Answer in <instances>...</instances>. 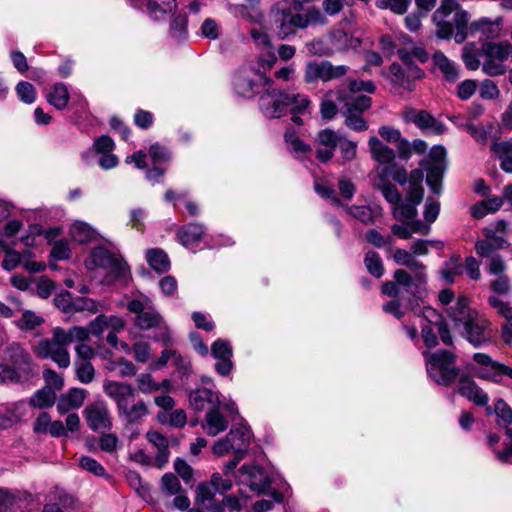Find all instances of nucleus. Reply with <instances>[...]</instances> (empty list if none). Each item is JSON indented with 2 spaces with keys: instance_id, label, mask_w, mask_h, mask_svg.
Returning <instances> with one entry per match:
<instances>
[{
  "instance_id": "f8f14e48",
  "label": "nucleus",
  "mask_w": 512,
  "mask_h": 512,
  "mask_svg": "<svg viewBox=\"0 0 512 512\" xmlns=\"http://www.w3.org/2000/svg\"><path fill=\"white\" fill-rule=\"evenodd\" d=\"M445 158V148L437 145L431 148L428 158L420 162V166L427 170V184L436 194H439L441 191V179L446 167Z\"/></svg>"
},
{
  "instance_id": "9b49d317",
  "label": "nucleus",
  "mask_w": 512,
  "mask_h": 512,
  "mask_svg": "<svg viewBox=\"0 0 512 512\" xmlns=\"http://www.w3.org/2000/svg\"><path fill=\"white\" fill-rule=\"evenodd\" d=\"M126 308L130 313L135 314L134 325L140 330L158 327L163 322L162 316L153 307L151 299L145 295L128 301Z\"/></svg>"
},
{
  "instance_id": "09e8293b",
  "label": "nucleus",
  "mask_w": 512,
  "mask_h": 512,
  "mask_svg": "<svg viewBox=\"0 0 512 512\" xmlns=\"http://www.w3.org/2000/svg\"><path fill=\"white\" fill-rule=\"evenodd\" d=\"M326 75V61L320 63L311 61L307 63L304 76L306 82L311 83L317 80L326 82Z\"/></svg>"
},
{
  "instance_id": "5701e85b",
  "label": "nucleus",
  "mask_w": 512,
  "mask_h": 512,
  "mask_svg": "<svg viewBox=\"0 0 512 512\" xmlns=\"http://www.w3.org/2000/svg\"><path fill=\"white\" fill-rule=\"evenodd\" d=\"M118 416L123 419L127 424L140 423L145 417L149 415V408L145 401L136 397L133 400L128 401L119 410H117Z\"/></svg>"
},
{
  "instance_id": "ddd939ff",
  "label": "nucleus",
  "mask_w": 512,
  "mask_h": 512,
  "mask_svg": "<svg viewBox=\"0 0 512 512\" xmlns=\"http://www.w3.org/2000/svg\"><path fill=\"white\" fill-rule=\"evenodd\" d=\"M292 103L291 96L279 90L265 91L259 99V106L267 118H280Z\"/></svg>"
},
{
  "instance_id": "338daca9",
  "label": "nucleus",
  "mask_w": 512,
  "mask_h": 512,
  "mask_svg": "<svg viewBox=\"0 0 512 512\" xmlns=\"http://www.w3.org/2000/svg\"><path fill=\"white\" fill-rule=\"evenodd\" d=\"M100 310V303L97 301L86 298V297H78L74 299L73 302V311L74 312H87L88 314H96Z\"/></svg>"
},
{
  "instance_id": "cd10ccee",
  "label": "nucleus",
  "mask_w": 512,
  "mask_h": 512,
  "mask_svg": "<svg viewBox=\"0 0 512 512\" xmlns=\"http://www.w3.org/2000/svg\"><path fill=\"white\" fill-rule=\"evenodd\" d=\"M347 214L365 225L373 224L382 215V209L379 206L368 205H344Z\"/></svg>"
},
{
  "instance_id": "a211bd4d",
  "label": "nucleus",
  "mask_w": 512,
  "mask_h": 512,
  "mask_svg": "<svg viewBox=\"0 0 512 512\" xmlns=\"http://www.w3.org/2000/svg\"><path fill=\"white\" fill-rule=\"evenodd\" d=\"M403 118L406 122L414 123L419 129L436 135L443 133L445 129L441 122L425 110L406 109Z\"/></svg>"
},
{
  "instance_id": "e433bc0d",
  "label": "nucleus",
  "mask_w": 512,
  "mask_h": 512,
  "mask_svg": "<svg viewBox=\"0 0 512 512\" xmlns=\"http://www.w3.org/2000/svg\"><path fill=\"white\" fill-rule=\"evenodd\" d=\"M5 353L6 358L12 362L17 371H26L29 368L31 357L21 345L13 343L7 347Z\"/></svg>"
},
{
  "instance_id": "c9c22d12",
  "label": "nucleus",
  "mask_w": 512,
  "mask_h": 512,
  "mask_svg": "<svg viewBox=\"0 0 512 512\" xmlns=\"http://www.w3.org/2000/svg\"><path fill=\"white\" fill-rule=\"evenodd\" d=\"M459 392L461 395L466 397L468 400L474 402L479 406H487L489 397L474 381L462 380Z\"/></svg>"
},
{
  "instance_id": "a18cd8bd",
  "label": "nucleus",
  "mask_w": 512,
  "mask_h": 512,
  "mask_svg": "<svg viewBox=\"0 0 512 512\" xmlns=\"http://www.w3.org/2000/svg\"><path fill=\"white\" fill-rule=\"evenodd\" d=\"M462 60L467 69L475 71L482 66L480 51L474 43H466L462 48Z\"/></svg>"
},
{
  "instance_id": "864d4df0",
  "label": "nucleus",
  "mask_w": 512,
  "mask_h": 512,
  "mask_svg": "<svg viewBox=\"0 0 512 512\" xmlns=\"http://www.w3.org/2000/svg\"><path fill=\"white\" fill-rule=\"evenodd\" d=\"M462 272L463 265L459 257L451 258L441 269L442 278L448 283H453L455 277L461 275Z\"/></svg>"
},
{
  "instance_id": "423d86ee",
  "label": "nucleus",
  "mask_w": 512,
  "mask_h": 512,
  "mask_svg": "<svg viewBox=\"0 0 512 512\" xmlns=\"http://www.w3.org/2000/svg\"><path fill=\"white\" fill-rule=\"evenodd\" d=\"M426 370L430 378L436 383L449 386L455 381L459 370L455 365V355L447 350H438L430 353L423 351Z\"/></svg>"
},
{
  "instance_id": "052dcab7",
  "label": "nucleus",
  "mask_w": 512,
  "mask_h": 512,
  "mask_svg": "<svg viewBox=\"0 0 512 512\" xmlns=\"http://www.w3.org/2000/svg\"><path fill=\"white\" fill-rule=\"evenodd\" d=\"M340 90H337V91H330L329 93H327L326 95V99H324L320 105V113H321V116L323 119L325 120H331L333 119L337 112H338V108L337 106L335 105V103L333 102V98H335L336 100L337 99V92H339Z\"/></svg>"
},
{
  "instance_id": "412c9836",
  "label": "nucleus",
  "mask_w": 512,
  "mask_h": 512,
  "mask_svg": "<svg viewBox=\"0 0 512 512\" xmlns=\"http://www.w3.org/2000/svg\"><path fill=\"white\" fill-rule=\"evenodd\" d=\"M484 239L478 240L475 244V251L482 258H491L498 250L508 246V242L502 236H493V231L489 229L482 230Z\"/></svg>"
},
{
  "instance_id": "69168bd1",
  "label": "nucleus",
  "mask_w": 512,
  "mask_h": 512,
  "mask_svg": "<svg viewBox=\"0 0 512 512\" xmlns=\"http://www.w3.org/2000/svg\"><path fill=\"white\" fill-rule=\"evenodd\" d=\"M75 368L77 379L81 383L88 384L93 381L95 377V370L89 361H76Z\"/></svg>"
},
{
  "instance_id": "7ed1b4c3",
  "label": "nucleus",
  "mask_w": 512,
  "mask_h": 512,
  "mask_svg": "<svg viewBox=\"0 0 512 512\" xmlns=\"http://www.w3.org/2000/svg\"><path fill=\"white\" fill-rule=\"evenodd\" d=\"M449 316L455 326L461 329L466 339L475 347L491 340L490 322L476 310L471 309L465 297H460L455 306L450 308Z\"/></svg>"
},
{
  "instance_id": "680f3d73",
  "label": "nucleus",
  "mask_w": 512,
  "mask_h": 512,
  "mask_svg": "<svg viewBox=\"0 0 512 512\" xmlns=\"http://www.w3.org/2000/svg\"><path fill=\"white\" fill-rule=\"evenodd\" d=\"M444 244L439 240H418L411 245V251L416 256H424L429 253V248H435L437 250H442Z\"/></svg>"
},
{
  "instance_id": "49530a36",
  "label": "nucleus",
  "mask_w": 512,
  "mask_h": 512,
  "mask_svg": "<svg viewBox=\"0 0 512 512\" xmlns=\"http://www.w3.org/2000/svg\"><path fill=\"white\" fill-rule=\"evenodd\" d=\"M255 83L245 71L239 72L234 78V89L243 97H251L254 94Z\"/></svg>"
},
{
  "instance_id": "58836bf2",
  "label": "nucleus",
  "mask_w": 512,
  "mask_h": 512,
  "mask_svg": "<svg viewBox=\"0 0 512 512\" xmlns=\"http://www.w3.org/2000/svg\"><path fill=\"white\" fill-rule=\"evenodd\" d=\"M149 266L157 273H164L170 268L168 255L161 249L152 248L146 251Z\"/></svg>"
},
{
  "instance_id": "4be33fe9",
  "label": "nucleus",
  "mask_w": 512,
  "mask_h": 512,
  "mask_svg": "<svg viewBox=\"0 0 512 512\" xmlns=\"http://www.w3.org/2000/svg\"><path fill=\"white\" fill-rule=\"evenodd\" d=\"M469 28L472 33H479L486 40L496 39L501 36L503 18L500 16L495 19L482 17L473 21Z\"/></svg>"
},
{
  "instance_id": "f257e3e1",
  "label": "nucleus",
  "mask_w": 512,
  "mask_h": 512,
  "mask_svg": "<svg viewBox=\"0 0 512 512\" xmlns=\"http://www.w3.org/2000/svg\"><path fill=\"white\" fill-rule=\"evenodd\" d=\"M87 328L73 326L68 330L56 327L52 330V337L40 340L34 346L33 352L40 359H50L61 369L70 366L71 359L67 349L74 341H88Z\"/></svg>"
},
{
  "instance_id": "7c9ffc66",
  "label": "nucleus",
  "mask_w": 512,
  "mask_h": 512,
  "mask_svg": "<svg viewBox=\"0 0 512 512\" xmlns=\"http://www.w3.org/2000/svg\"><path fill=\"white\" fill-rule=\"evenodd\" d=\"M206 229L202 224L190 223L181 227L177 232L178 241L187 248L194 247L205 234Z\"/></svg>"
},
{
  "instance_id": "6e6d98bb",
  "label": "nucleus",
  "mask_w": 512,
  "mask_h": 512,
  "mask_svg": "<svg viewBox=\"0 0 512 512\" xmlns=\"http://www.w3.org/2000/svg\"><path fill=\"white\" fill-rule=\"evenodd\" d=\"M416 204L412 202L397 203L393 208L394 217L401 222H408L417 215Z\"/></svg>"
},
{
  "instance_id": "a19ab883",
  "label": "nucleus",
  "mask_w": 512,
  "mask_h": 512,
  "mask_svg": "<svg viewBox=\"0 0 512 512\" xmlns=\"http://www.w3.org/2000/svg\"><path fill=\"white\" fill-rule=\"evenodd\" d=\"M70 235L78 243H87L95 238L96 231L86 222L75 221L70 226Z\"/></svg>"
},
{
  "instance_id": "72a5a7b5",
  "label": "nucleus",
  "mask_w": 512,
  "mask_h": 512,
  "mask_svg": "<svg viewBox=\"0 0 512 512\" xmlns=\"http://www.w3.org/2000/svg\"><path fill=\"white\" fill-rule=\"evenodd\" d=\"M432 60L446 81L455 82L459 78V66L451 61L442 51H436L433 54Z\"/></svg>"
},
{
  "instance_id": "c756f323",
  "label": "nucleus",
  "mask_w": 512,
  "mask_h": 512,
  "mask_svg": "<svg viewBox=\"0 0 512 512\" xmlns=\"http://www.w3.org/2000/svg\"><path fill=\"white\" fill-rule=\"evenodd\" d=\"M189 402L196 411H203L208 405L210 407L220 405L218 393L207 388H199L192 391L189 395Z\"/></svg>"
},
{
  "instance_id": "393cba45",
  "label": "nucleus",
  "mask_w": 512,
  "mask_h": 512,
  "mask_svg": "<svg viewBox=\"0 0 512 512\" xmlns=\"http://www.w3.org/2000/svg\"><path fill=\"white\" fill-rule=\"evenodd\" d=\"M88 395L87 390L83 388H71L62 394L57 400V411L60 414L68 413L71 410L80 408Z\"/></svg>"
},
{
  "instance_id": "20e7f679",
  "label": "nucleus",
  "mask_w": 512,
  "mask_h": 512,
  "mask_svg": "<svg viewBox=\"0 0 512 512\" xmlns=\"http://www.w3.org/2000/svg\"><path fill=\"white\" fill-rule=\"evenodd\" d=\"M393 258L397 264L408 267L413 273V275H410L403 269L396 270L394 279L397 283L406 290L412 291L415 297L424 299L427 295L426 266L414 257L411 250L397 249L393 254Z\"/></svg>"
},
{
  "instance_id": "8fccbe9b",
  "label": "nucleus",
  "mask_w": 512,
  "mask_h": 512,
  "mask_svg": "<svg viewBox=\"0 0 512 512\" xmlns=\"http://www.w3.org/2000/svg\"><path fill=\"white\" fill-rule=\"evenodd\" d=\"M390 75L392 83L399 85L405 89H411V80H414L409 76V70H405L397 63H393L390 66Z\"/></svg>"
},
{
  "instance_id": "dca6fc26",
  "label": "nucleus",
  "mask_w": 512,
  "mask_h": 512,
  "mask_svg": "<svg viewBox=\"0 0 512 512\" xmlns=\"http://www.w3.org/2000/svg\"><path fill=\"white\" fill-rule=\"evenodd\" d=\"M276 34L284 40L294 35L297 29H305V22L301 13H292L289 10L278 11L275 19Z\"/></svg>"
},
{
  "instance_id": "4d7b16f0",
  "label": "nucleus",
  "mask_w": 512,
  "mask_h": 512,
  "mask_svg": "<svg viewBox=\"0 0 512 512\" xmlns=\"http://www.w3.org/2000/svg\"><path fill=\"white\" fill-rule=\"evenodd\" d=\"M495 277L496 278L490 282V289L493 293L492 295H497L500 298L508 296L512 288L510 278L506 274Z\"/></svg>"
},
{
  "instance_id": "6ab92c4d",
  "label": "nucleus",
  "mask_w": 512,
  "mask_h": 512,
  "mask_svg": "<svg viewBox=\"0 0 512 512\" xmlns=\"http://www.w3.org/2000/svg\"><path fill=\"white\" fill-rule=\"evenodd\" d=\"M103 391L107 397L113 400L117 410L128 404V401L135 398V390L131 384L127 382L108 380L103 384Z\"/></svg>"
},
{
  "instance_id": "9d476101",
  "label": "nucleus",
  "mask_w": 512,
  "mask_h": 512,
  "mask_svg": "<svg viewBox=\"0 0 512 512\" xmlns=\"http://www.w3.org/2000/svg\"><path fill=\"white\" fill-rule=\"evenodd\" d=\"M252 438L249 427L239 425L231 428L229 433L222 439L216 441L212 451L216 456H223L229 452L245 455Z\"/></svg>"
},
{
  "instance_id": "c85d7f7f",
  "label": "nucleus",
  "mask_w": 512,
  "mask_h": 512,
  "mask_svg": "<svg viewBox=\"0 0 512 512\" xmlns=\"http://www.w3.org/2000/svg\"><path fill=\"white\" fill-rule=\"evenodd\" d=\"M27 413L25 401L8 404L0 413V429H7L18 423Z\"/></svg>"
},
{
  "instance_id": "37998d69",
  "label": "nucleus",
  "mask_w": 512,
  "mask_h": 512,
  "mask_svg": "<svg viewBox=\"0 0 512 512\" xmlns=\"http://www.w3.org/2000/svg\"><path fill=\"white\" fill-rule=\"evenodd\" d=\"M495 152L499 156L501 169L512 173V138L495 145Z\"/></svg>"
},
{
  "instance_id": "de8ad7c7",
  "label": "nucleus",
  "mask_w": 512,
  "mask_h": 512,
  "mask_svg": "<svg viewBox=\"0 0 512 512\" xmlns=\"http://www.w3.org/2000/svg\"><path fill=\"white\" fill-rule=\"evenodd\" d=\"M486 412L487 414L494 412L498 418L499 425L507 426L512 423V409L503 399H498L493 409L487 406Z\"/></svg>"
},
{
  "instance_id": "6e6552de",
  "label": "nucleus",
  "mask_w": 512,
  "mask_h": 512,
  "mask_svg": "<svg viewBox=\"0 0 512 512\" xmlns=\"http://www.w3.org/2000/svg\"><path fill=\"white\" fill-rule=\"evenodd\" d=\"M337 94L338 101L343 102L341 112L346 117L345 124L355 131L366 130L367 123L361 117V113L370 107L371 98L365 95L347 96L344 91H339Z\"/></svg>"
},
{
  "instance_id": "0e129e2a",
  "label": "nucleus",
  "mask_w": 512,
  "mask_h": 512,
  "mask_svg": "<svg viewBox=\"0 0 512 512\" xmlns=\"http://www.w3.org/2000/svg\"><path fill=\"white\" fill-rule=\"evenodd\" d=\"M382 293L395 298H405L407 296H412L415 299H418L414 296L412 291L406 290L402 285H399L397 281L394 279V282L388 281L382 285Z\"/></svg>"
},
{
  "instance_id": "f3484780",
  "label": "nucleus",
  "mask_w": 512,
  "mask_h": 512,
  "mask_svg": "<svg viewBox=\"0 0 512 512\" xmlns=\"http://www.w3.org/2000/svg\"><path fill=\"white\" fill-rule=\"evenodd\" d=\"M211 354L217 360L214 368L220 376H228L234 365L232 362L233 350L229 342L218 339L211 345Z\"/></svg>"
},
{
  "instance_id": "3c124183",
  "label": "nucleus",
  "mask_w": 512,
  "mask_h": 512,
  "mask_svg": "<svg viewBox=\"0 0 512 512\" xmlns=\"http://www.w3.org/2000/svg\"><path fill=\"white\" fill-rule=\"evenodd\" d=\"M489 306L512 325V306L497 295L488 297Z\"/></svg>"
},
{
  "instance_id": "0eeeda50",
  "label": "nucleus",
  "mask_w": 512,
  "mask_h": 512,
  "mask_svg": "<svg viewBox=\"0 0 512 512\" xmlns=\"http://www.w3.org/2000/svg\"><path fill=\"white\" fill-rule=\"evenodd\" d=\"M511 49L512 45L508 41L484 42L480 49L483 73L490 77L505 74L507 71L505 61L509 58Z\"/></svg>"
},
{
  "instance_id": "603ef678",
  "label": "nucleus",
  "mask_w": 512,
  "mask_h": 512,
  "mask_svg": "<svg viewBox=\"0 0 512 512\" xmlns=\"http://www.w3.org/2000/svg\"><path fill=\"white\" fill-rule=\"evenodd\" d=\"M379 190H381L384 198L394 206L400 201V194L397 188L386 181L384 176H380L374 184Z\"/></svg>"
},
{
  "instance_id": "ea45409f",
  "label": "nucleus",
  "mask_w": 512,
  "mask_h": 512,
  "mask_svg": "<svg viewBox=\"0 0 512 512\" xmlns=\"http://www.w3.org/2000/svg\"><path fill=\"white\" fill-rule=\"evenodd\" d=\"M176 8V0H148L147 4L149 15L156 20L163 19Z\"/></svg>"
},
{
  "instance_id": "bf43d9fd",
  "label": "nucleus",
  "mask_w": 512,
  "mask_h": 512,
  "mask_svg": "<svg viewBox=\"0 0 512 512\" xmlns=\"http://www.w3.org/2000/svg\"><path fill=\"white\" fill-rule=\"evenodd\" d=\"M285 141L289 146V149L298 154H306L311 151V147L301 141L297 136L294 130L288 129L284 134Z\"/></svg>"
},
{
  "instance_id": "aec40b11",
  "label": "nucleus",
  "mask_w": 512,
  "mask_h": 512,
  "mask_svg": "<svg viewBox=\"0 0 512 512\" xmlns=\"http://www.w3.org/2000/svg\"><path fill=\"white\" fill-rule=\"evenodd\" d=\"M340 133L331 129L321 130L316 139V156L321 162H327L334 156V150L339 143Z\"/></svg>"
},
{
  "instance_id": "a878e982",
  "label": "nucleus",
  "mask_w": 512,
  "mask_h": 512,
  "mask_svg": "<svg viewBox=\"0 0 512 512\" xmlns=\"http://www.w3.org/2000/svg\"><path fill=\"white\" fill-rule=\"evenodd\" d=\"M220 405L209 407L202 423V429L209 436H216L228 427V419L220 412Z\"/></svg>"
},
{
  "instance_id": "e2e57ef3",
  "label": "nucleus",
  "mask_w": 512,
  "mask_h": 512,
  "mask_svg": "<svg viewBox=\"0 0 512 512\" xmlns=\"http://www.w3.org/2000/svg\"><path fill=\"white\" fill-rule=\"evenodd\" d=\"M364 263L369 273L373 276L379 278L383 275V263L380 256L376 252H367L364 258Z\"/></svg>"
},
{
  "instance_id": "f704fd0d",
  "label": "nucleus",
  "mask_w": 512,
  "mask_h": 512,
  "mask_svg": "<svg viewBox=\"0 0 512 512\" xmlns=\"http://www.w3.org/2000/svg\"><path fill=\"white\" fill-rule=\"evenodd\" d=\"M424 299H415L412 296H409L407 299L405 298H395L385 304H383V310L396 317L397 319H401L407 310H414L415 305H418V301H423Z\"/></svg>"
},
{
  "instance_id": "4468645a",
  "label": "nucleus",
  "mask_w": 512,
  "mask_h": 512,
  "mask_svg": "<svg viewBox=\"0 0 512 512\" xmlns=\"http://www.w3.org/2000/svg\"><path fill=\"white\" fill-rule=\"evenodd\" d=\"M238 483L249 487L254 493L260 494L270 485V479L263 468L245 465L239 470Z\"/></svg>"
},
{
  "instance_id": "c03bdc74",
  "label": "nucleus",
  "mask_w": 512,
  "mask_h": 512,
  "mask_svg": "<svg viewBox=\"0 0 512 512\" xmlns=\"http://www.w3.org/2000/svg\"><path fill=\"white\" fill-rule=\"evenodd\" d=\"M44 323V318L31 310L23 311L21 317L15 320V325L21 331H33Z\"/></svg>"
},
{
  "instance_id": "1a4fd4ad",
  "label": "nucleus",
  "mask_w": 512,
  "mask_h": 512,
  "mask_svg": "<svg viewBox=\"0 0 512 512\" xmlns=\"http://www.w3.org/2000/svg\"><path fill=\"white\" fill-rule=\"evenodd\" d=\"M473 360L477 364L472 369L476 377L504 385L507 384V380H512V368L493 360L488 354L475 353Z\"/></svg>"
},
{
  "instance_id": "2eb2a0df",
  "label": "nucleus",
  "mask_w": 512,
  "mask_h": 512,
  "mask_svg": "<svg viewBox=\"0 0 512 512\" xmlns=\"http://www.w3.org/2000/svg\"><path fill=\"white\" fill-rule=\"evenodd\" d=\"M83 413L87 425L93 431L107 430L112 426L108 405L102 400L89 404Z\"/></svg>"
},
{
  "instance_id": "79ce46f5",
  "label": "nucleus",
  "mask_w": 512,
  "mask_h": 512,
  "mask_svg": "<svg viewBox=\"0 0 512 512\" xmlns=\"http://www.w3.org/2000/svg\"><path fill=\"white\" fill-rule=\"evenodd\" d=\"M56 400V393L50 387H43L37 390L29 400L33 407L43 409L51 407Z\"/></svg>"
},
{
  "instance_id": "5fc2aeb1",
  "label": "nucleus",
  "mask_w": 512,
  "mask_h": 512,
  "mask_svg": "<svg viewBox=\"0 0 512 512\" xmlns=\"http://www.w3.org/2000/svg\"><path fill=\"white\" fill-rule=\"evenodd\" d=\"M430 231V226L422 223L421 221H415L412 225V231L409 230L404 225H393L392 226V232L394 235L402 238V239H409L411 237L412 232H419L422 234H428Z\"/></svg>"
},
{
  "instance_id": "4c0bfd02",
  "label": "nucleus",
  "mask_w": 512,
  "mask_h": 512,
  "mask_svg": "<svg viewBox=\"0 0 512 512\" xmlns=\"http://www.w3.org/2000/svg\"><path fill=\"white\" fill-rule=\"evenodd\" d=\"M46 99L56 109L63 110L70 99L68 87L64 83H55L50 87Z\"/></svg>"
},
{
  "instance_id": "b1692460",
  "label": "nucleus",
  "mask_w": 512,
  "mask_h": 512,
  "mask_svg": "<svg viewBox=\"0 0 512 512\" xmlns=\"http://www.w3.org/2000/svg\"><path fill=\"white\" fill-rule=\"evenodd\" d=\"M16 244V241H4L0 238V251L5 254L2 261V267L7 271L15 269L19 264L23 263L24 259L32 256L29 249H25L22 252L16 251Z\"/></svg>"
},
{
  "instance_id": "13d9d810",
  "label": "nucleus",
  "mask_w": 512,
  "mask_h": 512,
  "mask_svg": "<svg viewBox=\"0 0 512 512\" xmlns=\"http://www.w3.org/2000/svg\"><path fill=\"white\" fill-rule=\"evenodd\" d=\"M411 0H376L375 5L382 10H390L395 14L402 15L407 12Z\"/></svg>"
},
{
  "instance_id": "774afa93",
  "label": "nucleus",
  "mask_w": 512,
  "mask_h": 512,
  "mask_svg": "<svg viewBox=\"0 0 512 512\" xmlns=\"http://www.w3.org/2000/svg\"><path fill=\"white\" fill-rule=\"evenodd\" d=\"M136 383L138 390L143 394H151L160 390V385L149 373L140 374L136 379Z\"/></svg>"
},
{
  "instance_id": "bb28decb",
  "label": "nucleus",
  "mask_w": 512,
  "mask_h": 512,
  "mask_svg": "<svg viewBox=\"0 0 512 512\" xmlns=\"http://www.w3.org/2000/svg\"><path fill=\"white\" fill-rule=\"evenodd\" d=\"M423 313L424 317L420 319L422 328L421 335L425 346L431 349L438 344V339L435 334V321H433V319H439L440 316L432 308H426Z\"/></svg>"
},
{
  "instance_id": "473e14b6",
  "label": "nucleus",
  "mask_w": 512,
  "mask_h": 512,
  "mask_svg": "<svg viewBox=\"0 0 512 512\" xmlns=\"http://www.w3.org/2000/svg\"><path fill=\"white\" fill-rule=\"evenodd\" d=\"M368 146L371 157L379 164H390L396 158L395 151L375 136L369 138Z\"/></svg>"
},
{
  "instance_id": "39448f33",
  "label": "nucleus",
  "mask_w": 512,
  "mask_h": 512,
  "mask_svg": "<svg viewBox=\"0 0 512 512\" xmlns=\"http://www.w3.org/2000/svg\"><path fill=\"white\" fill-rule=\"evenodd\" d=\"M86 267L89 270L101 268L107 271L104 280L107 284L120 282L126 285L131 278L128 264L119 255L102 246L92 249L89 258L86 260Z\"/></svg>"
},
{
  "instance_id": "2f4dec72",
  "label": "nucleus",
  "mask_w": 512,
  "mask_h": 512,
  "mask_svg": "<svg viewBox=\"0 0 512 512\" xmlns=\"http://www.w3.org/2000/svg\"><path fill=\"white\" fill-rule=\"evenodd\" d=\"M146 438L157 449L155 465L162 468L169 460L168 439L157 431H149Z\"/></svg>"
},
{
  "instance_id": "f03ea898",
  "label": "nucleus",
  "mask_w": 512,
  "mask_h": 512,
  "mask_svg": "<svg viewBox=\"0 0 512 512\" xmlns=\"http://www.w3.org/2000/svg\"><path fill=\"white\" fill-rule=\"evenodd\" d=\"M469 19V13L457 0H442L432 16L435 35L440 39H450L454 35L456 43H463L467 38Z\"/></svg>"
}]
</instances>
